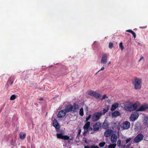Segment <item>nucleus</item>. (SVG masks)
<instances>
[{
  "label": "nucleus",
  "mask_w": 148,
  "mask_h": 148,
  "mask_svg": "<svg viewBox=\"0 0 148 148\" xmlns=\"http://www.w3.org/2000/svg\"><path fill=\"white\" fill-rule=\"evenodd\" d=\"M113 46V44L112 42H110L109 43V47L110 49H112Z\"/></svg>",
  "instance_id": "32"
},
{
  "label": "nucleus",
  "mask_w": 148,
  "mask_h": 148,
  "mask_svg": "<svg viewBox=\"0 0 148 148\" xmlns=\"http://www.w3.org/2000/svg\"><path fill=\"white\" fill-rule=\"evenodd\" d=\"M131 145L130 143H128L126 146V147L125 148H129Z\"/></svg>",
  "instance_id": "38"
},
{
  "label": "nucleus",
  "mask_w": 148,
  "mask_h": 148,
  "mask_svg": "<svg viewBox=\"0 0 148 148\" xmlns=\"http://www.w3.org/2000/svg\"><path fill=\"white\" fill-rule=\"evenodd\" d=\"M107 61V56L105 53L103 54L102 57L101 62L103 64H106Z\"/></svg>",
  "instance_id": "13"
},
{
  "label": "nucleus",
  "mask_w": 148,
  "mask_h": 148,
  "mask_svg": "<svg viewBox=\"0 0 148 148\" xmlns=\"http://www.w3.org/2000/svg\"><path fill=\"white\" fill-rule=\"evenodd\" d=\"M14 79V78L13 77H10V78L8 80V82L10 84V85H12L13 84V80Z\"/></svg>",
  "instance_id": "23"
},
{
  "label": "nucleus",
  "mask_w": 148,
  "mask_h": 148,
  "mask_svg": "<svg viewBox=\"0 0 148 148\" xmlns=\"http://www.w3.org/2000/svg\"><path fill=\"white\" fill-rule=\"evenodd\" d=\"M137 106V103H131L129 104V106L127 107V109L129 111H132L136 110Z\"/></svg>",
  "instance_id": "4"
},
{
  "label": "nucleus",
  "mask_w": 148,
  "mask_h": 148,
  "mask_svg": "<svg viewBox=\"0 0 148 148\" xmlns=\"http://www.w3.org/2000/svg\"><path fill=\"white\" fill-rule=\"evenodd\" d=\"M73 106V112H77L79 109V106L75 103H74Z\"/></svg>",
  "instance_id": "18"
},
{
  "label": "nucleus",
  "mask_w": 148,
  "mask_h": 148,
  "mask_svg": "<svg viewBox=\"0 0 148 148\" xmlns=\"http://www.w3.org/2000/svg\"><path fill=\"white\" fill-rule=\"evenodd\" d=\"M102 115L101 111L96 112L94 113L91 117L92 120V121L95 122L99 120Z\"/></svg>",
  "instance_id": "2"
},
{
  "label": "nucleus",
  "mask_w": 148,
  "mask_h": 148,
  "mask_svg": "<svg viewBox=\"0 0 148 148\" xmlns=\"http://www.w3.org/2000/svg\"><path fill=\"white\" fill-rule=\"evenodd\" d=\"M120 112L118 111H115L112 113V117H117L120 115Z\"/></svg>",
  "instance_id": "20"
},
{
  "label": "nucleus",
  "mask_w": 148,
  "mask_h": 148,
  "mask_svg": "<svg viewBox=\"0 0 148 148\" xmlns=\"http://www.w3.org/2000/svg\"><path fill=\"white\" fill-rule=\"evenodd\" d=\"M105 144L106 143L105 142H101L99 144V146L101 147H103Z\"/></svg>",
  "instance_id": "26"
},
{
  "label": "nucleus",
  "mask_w": 148,
  "mask_h": 148,
  "mask_svg": "<svg viewBox=\"0 0 148 148\" xmlns=\"http://www.w3.org/2000/svg\"><path fill=\"white\" fill-rule=\"evenodd\" d=\"M92 115L90 114H89L88 117H87L86 119V121L88 122V121L91 118Z\"/></svg>",
  "instance_id": "33"
},
{
  "label": "nucleus",
  "mask_w": 148,
  "mask_h": 148,
  "mask_svg": "<svg viewBox=\"0 0 148 148\" xmlns=\"http://www.w3.org/2000/svg\"><path fill=\"white\" fill-rule=\"evenodd\" d=\"M130 148H134L133 147H130Z\"/></svg>",
  "instance_id": "49"
},
{
  "label": "nucleus",
  "mask_w": 148,
  "mask_h": 148,
  "mask_svg": "<svg viewBox=\"0 0 148 148\" xmlns=\"http://www.w3.org/2000/svg\"><path fill=\"white\" fill-rule=\"evenodd\" d=\"M79 115L81 116H83L84 114V110L83 108H81L79 110Z\"/></svg>",
  "instance_id": "25"
},
{
  "label": "nucleus",
  "mask_w": 148,
  "mask_h": 148,
  "mask_svg": "<svg viewBox=\"0 0 148 148\" xmlns=\"http://www.w3.org/2000/svg\"><path fill=\"white\" fill-rule=\"evenodd\" d=\"M43 100V99L42 98H40L39 99V100H40V101H42Z\"/></svg>",
  "instance_id": "46"
},
{
  "label": "nucleus",
  "mask_w": 148,
  "mask_h": 148,
  "mask_svg": "<svg viewBox=\"0 0 148 148\" xmlns=\"http://www.w3.org/2000/svg\"><path fill=\"white\" fill-rule=\"evenodd\" d=\"M88 95L93 96L97 99H99V97L101 96L100 94L93 90H90L88 91Z\"/></svg>",
  "instance_id": "6"
},
{
  "label": "nucleus",
  "mask_w": 148,
  "mask_h": 148,
  "mask_svg": "<svg viewBox=\"0 0 148 148\" xmlns=\"http://www.w3.org/2000/svg\"><path fill=\"white\" fill-rule=\"evenodd\" d=\"M111 63V62L110 61H109L108 64V65H109V64H110V63Z\"/></svg>",
  "instance_id": "47"
},
{
  "label": "nucleus",
  "mask_w": 148,
  "mask_h": 148,
  "mask_svg": "<svg viewBox=\"0 0 148 148\" xmlns=\"http://www.w3.org/2000/svg\"><path fill=\"white\" fill-rule=\"evenodd\" d=\"M148 108V104H144L141 106L137 110V111H143Z\"/></svg>",
  "instance_id": "10"
},
{
  "label": "nucleus",
  "mask_w": 148,
  "mask_h": 148,
  "mask_svg": "<svg viewBox=\"0 0 148 148\" xmlns=\"http://www.w3.org/2000/svg\"><path fill=\"white\" fill-rule=\"evenodd\" d=\"M108 109L107 108V109H104L103 110V114H105V113H106L108 110Z\"/></svg>",
  "instance_id": "35"
},
{
  "label": "nucleus",
  "mask_w": 148,
  "mask_h": 148,
  "mask_svg": "<svg viewBox=\"0 0 148 148\" xmlns=\"http://www.w3.org/2000/svg\"><path fill=\"white\" fill-rule=\"evenodd\" d=\"M112 133V131L108 129L106 130L104 133V136L106 138L110 137Z\"/></svg>",
  "instance_id": "15"
},
{
  "label": "nucleus",
  "mask_w": 148,
  "mask_h": 148,
  "mask_svg": "<svg viewBox=\"0 0 148 148\" xmlns=\"http://www.w3.org/2000/svg\"><path fill=\"white\" fill-rule=\"evenodd\" d=\"M119 104L117 103H114L112 106V107L111 108V110L112 111L114 110L118 107Z\"/></svg>",
  "instance_id": "19"
},
{
  "label": "nucleus",
  "mask_w": 148,
  "mask_h": 148,
  "mask_svg": "<svg viewBox=\"0 0 148 148\" xmlns=\"http://www.w3.org/2000/svg\"><path fill=\"white\" fill-rule=\"evenodd\" d=\"M116 146L115 144H110L108 146V148H115Z\"/></svg>",
  "instance_id": "28"
},
{
  "label": "nucleus",
  "mask_w": 148,
  "mask_h": 148,
  "mask_svg": "<svg viewBox=\"0 0 148 148\" xmlns=\"http://www.w3.org/2000/svg\"><path fill=\"white\" fill-rule=\"evenodd\" d=\"M143 58H144L143 57H141V58H140V59L139 60V62L140 61H141L142 59H143Z\"/></svg>",
  "instance_id": "44"
},
{
  "label": "nucleus",
  "mask_w": 148,
  "mask_h": 148,
  "mask_svg": "<svg viewBox=\"0 0 148 148\" xmlns=\"http://www.w3.org/2000/svg\"><path fill=\"white\" fill-rule=\"evenodd\" d=\"M57 137L58 138L62 139L64 140H72L70 138V137L68 135H64L62 133L57 134H56Z\"/></svg>",
  "instance_id": "5"
},
{
  "label": "nucleus",
  "mask_w": 148,
  "mask_h": 148,
  "mask_svg": "<svg viewBox=\"0 0 148 148\" xmlns=\"http://www.w3.org/2000/svg\"><path fill=\"white\" fill-rule=\"evenodd\" d=\"M136 111L134 112L131 114L130 117V119L131 121H134L138 119L139 114Z\"/></svg>",
  "instance_id": "7"
},
{
  "label": "nucleus",
  "mask_w": 148,
  "mask_h": 148,
  "mask_svg": "<svg viewBox=\"0 0 148 148\" xmlns=\"http://www.w3.org/2000/svg\"><path fill=\"white\" fill-rule=\"evenodd\" d=\"M143 134L140 133L139 134L134 138V142L136 143H139L143 140Z\"/></svg>",
  "instance_id": "9"
},
{
  "label": "nucleus",
  "mask_w": 148,
  "mask_h": 148,
  "mask_svg": "<svg viewBox=\"0 0 148 148\" xmlns=\"http://www.w3.org/2000/svg\"><path fill=\"white\" fill-rule=\"evenodd\" d=\"M119 47L121 48V50H123L124 49V47L123 45V43L121 42L119 43Z\"/></svg>",
  "instance_id": "30"
},
{
  "label": "nucleus",
  "mask_w": 148,
  "mask_h": 148,
  "mask_svg": "<svg viewBox=\"0 0 148 148\" xmlns=\"http://www.w3.org/2000/svg\"><path fill=\"white\" fill-rule=\"evenodd\" d=\"M146 27H147V26H144L143 27H142V26L140 27V28L141 29H144V28H146Z\"/></svg>",
  "instance_id": "43"
},
{
  "label": "nucleus",
  "mask_w": 148,
  "mask_h": 148,
  "mask_svg": "<svg viewBox=\"0 0 148 148\" xmlns=\"http://www.w3.org/2000/svg\"><path fill=\"white\" fill-rule=\"evenodd\" d=\"M91 148H99V147L97 145H93L92 146Z\"/></svg>",
  "instance_id": "39"
},
{
  "label": "nucleus",
  "mask_w": 148,
  "mask_h": 148,
  "mask_svg": "<svg viewBox=\"0 0 148 148\" xmlns=\"http://www.w3.org/2000/svg\"><path fill=\"white\" fill-rule=\"evenodd\" d=\"M117 145L119 147H121L122 148H124L125 146V145H121V141L120 140H118L117 142Z\"/></svg>",
  "instance_id": "21"
},
{
  "label": "nucleus",
  "mask_w": 148,
  "mask_h": 148,
  "mask_svg": "<svg viewBox=\"0 0 148 148\" xmlns=\"http://www.w3.org/2000/svg\"><path fill=\"white\" fill-rule=\"evenodd\" d=\"M84 148H89V147L88 146H86L84 147Z\"/></svg>",
  "instance_id": "45"
},
{
  "label": "nucleus",
  "mask_w": 148,
  "mask_h": 148,
  "mask_svg": "<svg viewBox=\"0 0 148 148\" xmlns=\"http://www.w3.org/2000/svg\"><path fill=\"white\" fill-rule=\"evenodd\" d=\"M80 132H81V130H79V133H80Z\"/></svg>",
  "instance_id": "48"
},
{
  "label": "nucleus",
  "mask_w": 148,
  "mask_h": 148,
  "mask_svg": "<svg viewBox=\"0 0 148 148\" xmlns=\"http://www.w3.org/2000/svg\"><path fill=\"white\" fill-rule=\"evenodd\" d=\"M126 31L127 32H130L131 33L133 31L131 29H128L126 30Z\"/></svg>",
  "instance_id": "40"
},
{
  "label": "nucleus",
  "mask_w": 148,
  "mask_h": 148,
  "mask_svg": "<svg viewBox=\"0 0 148 148\" xmlns=\"http://www.w3.org/2000/svg\"><path fill=\"white\" fill-rule=\"evenodd\" d=\"M11 145H12L13 147L16 146V144L15 143H12Z\"/></svg>",
  "instance_id": "41"
},
{
  "label": "nucleus",
  "mask_w": 148,
  "mask_h": 148,
  "mask_svg": "<svg viewBox=\"0 0 148 148\" xmlns=\"http://www.w3.org/2000/svg\"><path fill=\"white\" fill-rule=\"evenodd\" d=\"M132 139V138L130 137L126 139L125 140L126 144L128 143Z\"/></svg>",
  "instance_id": "31"
},
{
  "label": "nucleus",
  "mask_w": 148,
  "mask_h": 148,
  "mask_svg": "<svg viewBox=\"0 0 148 148\" xmlns=\"http://www.w3.org/2000/svg\"><path fill=\"white\" fill-rule=\"evenodd\" d=\"M130 126V123L127 121L124 122L121 125V128L123 130L128 129Z\"/></svg>",
  "instance_id": "8"
},
{
  "label": "nucleus",
  "mask_w": 148,
  "mask_h": 148,
  "mask_svg": "<svg viewBox=\"0 0 148 148\" xmlns=\"http://www.w3.org/2000/svg\"><path fill=\"white\" fill-rule=\"evenodd\" d=\"M92 130H93L92 128V127H89V128L88 129V132L89 131H93Z\"/></svg>",
  "instance_id": "42"
},
{
  "label": "nucleus",
  "mask_w": 148,
  "mask_h": 148,
  "mask_svg": "<svg viewBox=\"0 0 148 148\" xmlns=\"http://www.w3.org/2000/svg\"><path fill=\"white\" fill-rule=\"evenodd\" d=\"M16 96L14 95H13L10 97V100H13L16 99Z\"/></svg>",
  "instance_id": "27"
},
{
  "label": "nucleus",
  "mask_w": 148,
  "mask_h": 148,
  "mask_svg": "<svg viewBox=\"0 0 148 148\" xmlns=\"http://www.w3.org/2000/svg\"><path fill=\"white\" fill-rule=\"evenodd\" d=\"M53 125L57 130H59L60 128V125L57 121L55 119L53 121Z\"/></svg>",
  "instance_id": "16"
},
{
  "label": "nucleus",
  "mask_w": 148,
  "mask_h": 148,
  "mask_svg": "<svg viewBox=\"0 0 148 148\" xmlns=\"http://www.w3.org/2000/svg\"><path fill=\"white\" fill-rule=\"evenodd\" d=\"M73 106L71 104H69L66 106L65 109L64 110L66 113L71 111H73Z\"/></svg>",
  "instance_id": "12"
},
{
  "label": "nucleus",
  "mask_w": 148,
  "mask_h": 148,
  "mask_svg": "<svg viewBox=\"0 0 148 148\" xmlns=\"http://www.w3.org/2000/svg\"><path fill=\"white\" fill-rule=\"evenodd\" d=\"M90 122L89 121L87 122L83 127V128L85 130L84 132L87 133L88 132V129L90 127Z\"/></svg>",
  "instance_id": "11"
},
{
  "label": "nucleus",
  "mask_w": 148,
  "mask_h": 148,
  "mask_svg": "<svg viewBox=\"0 0 148 148\" xmlns=\"http://www.w3.org/2000/svg\"><path fill=\"white\" fill-rule=\"evenodd\" d=\"M108 127V125L107 123H103L102 125V128L104 129H106Z\"/></svg>",
  "instance_id": "24"
},
{
  "label": "nucleus",
  "mask_w": 148,
  "mask_h": 148,
  "mask_svg": "<svg viewBox=\"0 0 148 148\" xmlns=\"http://www.w3.org/2000/svg\"><path fill=\"white\" fill-rule=\"evenodd\" d=\"M117 137L115 134L112 135L111 137V140L112 142L113 143H115L116 141Z\"/></svg>",
  "instance_id": "17"
},
{
  "label": "nucleus",
  "mask_w": 148,
  "mask_h": 148,
  "mask_svg": "<svg viewBox=\"0 0 148 148\" xmlns=\"http://www.w3.org/2000/svg\"><path fill=\"white\" fill-rule=\"evenodd\" d=\"M101 124L100 122H97L93 125L92 132H91V134H93L95 132L99 131L100 128L101 127Z\"/></svg>",
  "instance_id": "3"
},
{
  "label": "nucleus",
  "mask_w": 148,
  "mask_h": 148,
  "mask_svg": "<svg viewBox=\"0 0 148 148\" xmlns=\"http://www.w3.org/2000/svg\"><path fill=\"white\" fill-rule=\"evenodd\" d=\"M26 136V134L23 133H21L20 134V137L22 139H23Z\"/></svg>",
  "instance_id": "22"
},
{
  "label": "nucleus",
  "mask_w": 148,
  "mask_h": 148,
  "mask_svg": "<svg viewBox=\"0 0 148 148\" xmlns=\"http://www.w3.org/2000/svg\"><path fill=\"white\" fill-rule=\"evenodd\" d=\"M66 114V112L64 110H62L58 112V117L59 118H61L64 116Z\"/></svg>",
  "instance_id": "14"
},
{
  "label": "nucleus",
  "mask_w": 148,
  "mask_h": 148,
  "mask_svg": "<svg viewBox=\"0 0 148 148\" xmlns=\"http://www.w3.org/2000/svg\"><path fill=\"white\" fill-rule=\"evenodd\" d=\"M108 98V97L106 96V95H104L103 96L102 98L101 99V100L102 101L105 98Z\"/></svg>",
  "instance_id": "34"
},
{
  "label": "nucleus",
  "mask_w": 148,
  "mask_h": 148,
  "mask_svg": "<svg viewBox=\"0 0 148 148\" xmlns=\"http://www.w3.org/2000/svg\"><path fill=\"white\" fill-rule=\"evenodd\" d=\"M105 69V68L103 67H101V69L99 70L96 73V74H97L99 71H103V70Z\"/></svg>",
  "instance_id": "37"
},
{
  "label": "nucleus",
  "mask_w": 148,
  "mask_h": 148,
  "mask_svg": "<svg viewBox=\"0 0 148 148\" xmlns=\"http://www.w3.org/2000/svg\"><path fill=\"white\" fill-rule=\"evenodd\" d=\"M132 82L136 89L139 90L141 89L142 84L141 79L135 77L134 80H132Z\"/></svg>",
  "instance_id": "1"
},
{
  "label": "nucleus",
  "mask_w": 148,
  "mask_h": 148,
  "mask_svg": "<svg viewBox=\"0 0 148 148\" xmlns=\"http://www.w3.org/2000/svg\"><path fill=\"white\" fill-rule=\"evenodd\" d=\"M131 34L133 35V36L134 37V38H135L136 37V34L133 31L131 33Z\"/></svg>",
  "instance_id": "36"
},
{
  "label": "nucleus",
  "mask_w": 148,
  "mask_h": 148,
  "mask_svg": "<svg viewBox=\"0 0 148 148\" xmlns=\"http://www.w3.org/2000/svg\"><path fill=\"white\" fill-rule=\"evenodd\" d=\"M144 123L145 124L148 125V117H146L144 119Z\"/></svg>",
  "instance_id": "29"
}]
</instances>
